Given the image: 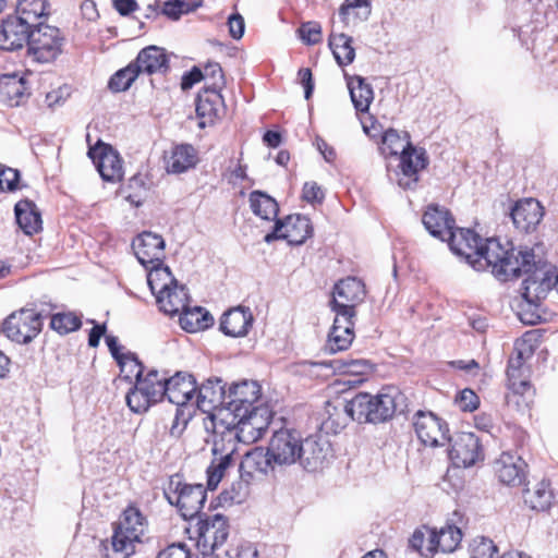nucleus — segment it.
<instances>
[{
	"instance_id": "nucleus-1",
	"label": "nucleus",
	"mask_w": 558,
	"mask_h": 558,
	"mask_svg": "<svg viewBox=\"0 0 558 558\" xmlns=\"http://www.w3.org/2000/svg\"><path fill=\"white\" fill-rule=\"evenodd\" d=\"M445 241L450 250L466 259L477 271L490 270L500 281L530 274L534 267V254L530 250H517L512 243L498 238L483 240L471 229L450 230Z\"/></svg>"
},
{
	"instance_id": "nucleus-2",
	"label": "nucleus",
	"mask_w": 558,
	"mask_h": 558,
	"mask_svg": "<svg viewBox=\"0 0 558 558\" xmlns=\"http://www.w3.org/2000/svg\"><path fill=\"white\" fill-rule=\"evenodd\" d=\"M404 396L396 387L381 389L377 395L360 392L344 405L345 413L359 423H383L402 411Z\"/></svg>"
},
{
	"instance_id": "nucleus-3",
	"label": "nucleus",
	"mask_w": 558,
	"mask_h": 558,
	"mask_svg": "<svg viewBox=\"0 0 558 558\" xmlns=\"http://www.w3.org/2000/svg\"><path fill=\"white\" fill-rule=\"evenodd\" d=\"M272 418V411L267 403H259L246 410V413H236L232 422L223 424V418L217 422L213 415L214 435H222L227 442L253 444L259 440L267 430Z\"/></svg>"
},
{
	"instance_id": "nucleus-4",
	"label": "nucleus",
	"mask_w": 558,
	"mask_h": 558,
	"mask_svg": "<svg viewBox=\"0 0 558 558\" xmlns=\"http://www.w3.org/2000/svg\"><path fill=\"white\" fill-rule=\"evenodd\" d=\"M146 529L147 522L141 511L135 507H128L113 530V550L126 555L134 554L135 544L142 542Z\"/></svg>"
},
{
	"instance_id": "nucleus-5",
	"label": "nucleus",
	"mask_w": 558,
	"mask_h": 558,
	"mask_svg": "<svg viewBox=\"0 0 558 558\" xmlns=\"http://www.w3.org/2000/svg\"><path fill=\"white\" fill-rule=\"evenodd\" d=\"M64 37L60 29L45 23H38L29 29L27 38L28 53L34 61L49 63L62 52Z\"/></svg>"
},
{
	"instance_id": "nucleus-6",
	"label": "nucleus",
	"mask_w": 558,
	"mask_h": 558,
	"mask_svg": "<svg viewBox=\"0 0 558 558\" xmlns=\"http://www.w3.org/2000/svg\"><path fill=\"white\" fill-rule=\"evenodd\" d=\"M43 316L34 308H21L11 313L2 324L8 339L20 344L32 342L43 329Z\"/></svg>"
},
{
	"instance_id": "nucleus-7",
	"label": "nucleus",
	"mask_w": 558,
	"mask_h": 558,
	"mask_svg": "<svg viewBox=\"0 0 558 558\" xmlns=\"http://www.w3.org/2000/svg\"><path fill=\"white\" fill-rule=\"evenodd\" d=\"M165 494L169 502L179 508L184 519L195 518L206 500V490L202 484H183L179 476L171 477Z\"/></svg>"
},
{
	"instance_id": "nucleus-8",
	"label": "nucleus",
	"mask_w": 558,
	"mask_h": 558,
	"mask_svg": "<svg viewBox=\"0 0 558 558\" xmlns=\"http://www.w3.org/2000/svg\"><path fill=\"white\" fill-rule=\"evenodd\" d=\"M412 421L415 434L423 445L434 448L451 440L447 422L435 413L420 410Z\"/></svg>"
},
{
	"instance_id": "nucleus-9",
	"label": "nucleus",
	"mask_w": 558,
	"mask_h": 558,
	"mask_svg": "<svg viewBox=\"0 0 558 558\" xmlns=\"http://www.w3.org/2000/svg\"><path fill=\"white\" fill-rule=\"evenodd\" d=\"M301 433L294 428L275 430L268 442L270 459L277 466H289L298 462Z\"/></svg>"
},
{
	"instance_id": "nucleus-10",
	"label": "nucleus",
	"mask_w": 558,
	"mask_h": 558,
	"mask_svg": "<svg viewBox=\"0 0 558 558\" xmlns=\"http://www.w3.org/2000/svg\"><path fill=\"white\" fill-rule=\"evenodd\" d=\"M428 165V157L424 148L409 145L408 149L400 154V162L397 171L398 185L404 190H413L420 180V172Z\"/></svg>"
},
{
	"instance_id": "nucleus-11",
	"label": "nucleus",
	"mask_w": 558,
	"mask_h": 558,
	"mask_svg": "<svg viewBox=\"0 0 558 558\" xmlns=\"http://www.w3.org/2000/svg\"><path fill=\"white\" fill-rule=\"evenodd\" d=\"M262 400V387L255 380H241L232 383L227 393V411L232 415L246 413V410L255 408Z\"/></svg>"
},
{
	"instance_id": "nucleus-12",
	"label": "nucleus",
	"mask_w": 558,
	"mask_h": 558,
	"mask_svg": "<svg viewBox=\"0 0 558 558\" xmlns=\"http://www.w3.org/2000/svg\"><path fill=\"white\" fill-rule=\"evenodd\" d=\"M449 457L456 466L469 468L483 460L484 453L480 438L468 432L459 433L451 439Z\"/></svg>"
},
{
	"instance_id": "nucleus-13",
	"label": "nucleus",
	"mask_w": 558,
	"mask_h": 558,
	"mask_svg": "<svg viewBox=\"0 0 558 558\" xmlns=\"http://www.w3.org/2000/svg\"><path fill=\"white\" fill-rule=\"evenodd\" d=\"M88 157L105 181L118 182L123 178L122 160L110 145L99 141L95 146L89 147Z\"/></svg>"
},
{
	"instance_id": "nucleus-14",
	"label": "nucleus",
	"mask_w": 558,
	"mask_h": 558,
	"mask_svg": "<svg viewBox=\"0 0 558 558\" xmlns=\"http://www.w3.org/2000/svg\"><path fill=\"white\" fill-rule=\"evenodd\" d=\"M300 454L298 462L307 471H317L323 468L330 453V444L322 434L301 436Z\"/></svg>"
},
{
	"instance_id": "nucleus-15",
	"label": "nucleus",
	"mask_w": 558,
	"mask_h": 558,
	"mask_svg": "<svg viewBox=\"0 0 558 558\" xmlns=\"http://www.w3.org/2000/svg\"><path fill=\"white\" fill-rule=\"evenodd\" d=\"M236 445L222 440V435H215L213 454L214 459L207 469V487L215 490L222 480L225 472L232 463V456Z\"/></svg>"
},
{
	"instance_id": "nucleus-16",
	"label": "nucleus",
	"mask_w": 558,
	"mask_h": 558,
	"mask_svg": "<svg viewBox=\"0 0 558 558\" xmlns=\"http://www.w3.org/2000/svg\"><path fill=\"white\" fill-rule=\"evenodd\" d=\"M197 391V408L204 413H209L211 418L215 415L214 411H218L219 414L227 411L228 389L222 379L209 378L201 385Z\"/></svg>"
},
{
	"instance_id": "nucleus-17",
	"label": "nucleus",
	"mask_w": 558,
	"mask_h": 558,
	"mask_svg": "<svg viewBox=\"0 0 558 558\" xmlns=\"http://www.w3.org/2000/svg\"><path fill=\"white\" fill-rule=\"evenodd\" d=\"M132 247L138 262L146 268L161 263L165 257V241L161 235L145 231L133 241Z\"/></svg>"
},
{
	"instance_id": "nucleus-18",
	"label": "nucleus",
	"mask_w": 558,
	"mask_h": 558,
	"mask_svg": "<svg viewBox=\"0 0 558 558\" xmlns=\"http://www.w3.org/2000/svg\"><path fill=\"white\" fill-rule=\"evenodd\" d=\"M366 291L364 283L354 277L340 280L333 289L331 308H350L363 302Z\"/></svg>"
},
{
	"instance_id": "nucleus-19",
	"label": "nucleus",
	"mask_w": 558,
	"mask_h": 558,
	"mask_svg": "<svg viewBox=\"0 0 558 558\" xmlns=\"http://www.w3.org/2000/svg\"><path fill=\"white\" fill-rule=\"evenodd\" d=\"M544 216L542 205L534 198L518 201L511 208L510 217L514 227L521 232L535 230Z\"/></svg>"
},
{
	"instance_id": "nucleus-20",
	"label": "nucleus",
	"mask_w": 558,
	"mask_h": 558,
	"mask_svg": "<svg viewBox=\"0 0 558 558\" xmlns=\"http://www.w3.org/2000/svg\"><path fill=\"white\" fill-rule=\"evenodd\" d=\"M229 535V525L222 514L206 517L198 522V542L210 549H216L223 545Z\"/></svg>"
},
{
	"instance_id": "nucleus-21",
	"label": "nucleus",
	"mask_w": 558,
	"mask_h": 558,
	"mask_svg": "<svg viewBox=\"0 0 558 558\" xmlns=\"http://www.w3.org/2000/svg\"><path fill=\"white\" fill-rule=\"evenodd\" d=\"M525 462L510 452H502L495 462V472L506 485H521L525 478Z\"/></svg>"
},
{
	"instance_id": "nucleus-22",
	"label": "nucleus",
	"mask_w": 558,
	"mask_h": 558,
	"mask_svg": "<svg viewBox=\"0 0 558 558\" xmlns=\"http://www.w3.org/2000/svg\"><path fill=\"white\" fill-rule=\"evenodd\" d=\"M29 29L16 16H9L0 24V49L8 51L21 49L27 43Z\"/></svg>"
},
{
	"instance_id": "nucleus-23",
	"label": "nucleus",
	"mask_w": 558,
	"mask_h": 558,
	"mask_svg": "<svg viewBox=\"0 0 558 558\" xmlns=\"http://www.w3.org/2000/svg\"><path fill=\"white\" fill-rule=\"evenodd\" d=\"M223 98L216 87L207 88L198 94L196 101V114L199 119L198 126L205 128L214 123L223 111Z\"/></svg>"
},
{
	"instance_id": "nucleus-24",
	"label": "nucleus",
	"mask_w": 558,
	"mask_h": 558,
	"mask_svg": "<svg viewBox=\"0 0 558 558\" xmlns=\"http://www.w3.org/2000/svg\"><path fill=\"white\" fill-rule=\"evenodd\" d=\"M196 380L190 374L178 372L167 379L166 398L175 405H185L196 391Z\"/></svg>"
},
{
	"instance_id": "nucleus-25",
	"label": "nucleus",
	"mask_w": 558,
	"mask_h": 558,
	"mask_svg": "<svg viewBox=\"0 0 558 558\" xmlns=\"http://www.w3.org/2000/svg\"><path fill=\"white\" fill-rule=\"evenodd\" d=\"M276 466L275 461L270 459L268 447L266 450L256 447L244 454L240 463V473L242 478H252L255 474L266 475Z\"/></svg>"
},
{
	"instance_id": "nucleus-26",
	"label": "nucleus",
	"mask_w": 558,
	"mask_h": 558,
	"mask_svg": "<svg viewBox=\"0 0 558 558\" xmlns=\"http://www.w3.org/2000/svg\"><path fill=\"white\" fill-rule=\"evenodd\" d=\"M557 275L545 270H536L524 281L523 298L526 305H535V302L544 299L546 294L555 287V277Z\"/></svg>"
},
{
	"instance_id": "nucleus-27",
	"label": "nucleus",
	"mask_w": 558,
	"mask_h": 558,
	"mask_svg": "<svg viewBox=\"0 0 558 558\" xmlns=\"http://www.w3.org/2000/svg\"><path fill=\"white\" fill-rule=\"evenodd\" d=\"M423 225L435 238L445 241L447 234L454 227V220L449 211L438 205H430L423 215Z\"/></svg>"
},
{
	"instance_id": "nucleus-28",
	"label": "nucleus",
	"mask_w": 558,
	"mask_h": 558,
	"mask_svg": "<svg viewBox=\"0 0 558 558\" xmlns=\"http://www.w3.org/2000/svg\"><path fill=\"white\" fill-rule=\"evenodd\" d=\"M168 57L166 51L157 46H148L142 49L133 62L140 73L155 74L168 70Z\"/></svg>"
},
{
	"instance_id": "nucleus-29",
	"label": "nucleus",
	"mask_w": 558,
	"mask_h": 558,
	"mask_svg": "<svg viewBox=\"0 0 558 558\" xmlns=\"http://www.w3.org/2000/svg\"><path fill=\"white\" fill-rule=\"evenodd\" d=\"M281 230L283 239L290 244L301 245L303 244L313 233V226L311 220L303 215H290L283 221H281Z\"/></svg>"
},
{
	"instance_id": "nucleus-30",
	"label": "nucleus",
	"mask_w": 558,
	"mask_h": 558,
	"mask_svg": "<svg viewBox=\"0 0 558 558\" xmlns=\"http://www.w3.org/2000/svg\"><path fill=\"white\" fill-rule=\"evenodd\" d=\"M28 96L25 77L7 74L0 78V97L9 106H20Z\"/></svg>"
},
{
	"instance_id": "nucleus-31",
	"label": "nucleus",
	"mask_w": 558,
	"mask_h": 558,
	"mask_svg": "<svg viewBox=\"0 0 558 558\" xmlns=\"http://www.w3.org/2000/svg\"><path fill=\"white\" fill-rule=\"evenodd\" d=\"M252 323V313L243 307H236L223 314L220 329L227 336L243 337L247 333Z\"/></svg>"
},
{
	"instance_id": "nucleus-32",
	"label": "nucleus",
	"mask_w": 558,
	"mask_h": 558,
	"mask_svg": "<svg viewBox=\"0 0 558 558\" xmlns=\"http://www.w3.org/2000/svg\"><path fill=\"white\" fill-rule=\"evenodd\" d=\"M156 302L165 314L177 315L182 308H185L189 302L186 288L175 281L174 284L156 295Z\"/></svg>"
},
{
	"instance_id": "nucleus-33",
	"label": "nucleus",
	"mask_w": 558,
	"mask_h": 558,
	"mask_svg": "<svg viewBox=\"0 0 558 558\" xmlns=\"http://www.w3.org/2000/svg\"><path fill=\"white\" fill-rule=\"evenodd\" d=\"M15 218L19 227L27 235L41 230V215L36 204L29 199H22L15 204Z\"/></svg>"
},
{
	"instance_id": "nucleus-34",
	"label": "nucleus",
	"mask_w": 558,
	"mask_h": 558,
	"mask_svg": "<svg viewBox=\"0 0 558 558\" xmlns=\"http://www.w3.org/2000/svg\"><path fill=\"white\" fill-rule=\"evenodd\" d=\"M197 157L193 146L181 144L173 147L169 157L166 159V169L169 173H183L195 167Z\"/></svg>"
},
{
	"instance_id": "nucleus-35",
	"label": "nucleus",
	"mask_w": 558,
	"mask_h": 558,
	"mask_svg": "<svg viewBox=\"0 0 558 558\" xmlns=\"http://www.w3.org/2000/svg\"><path fill=\"white\" fill-rule=\"evenodd\" d=\"M167 379L160 376L158 371L151 369L143 377L141 372L136 373V384L144 395L151 399L154 403L161 401L167 392Z\"/></svg>"
},
{
	"instance_id": "nucleus-36",
	"label": "nucleus",
	"mask_w": 558,
	"mask_h": 558,
	"mask_svg": "<svg viewBox=\"0 0 558 558\" xmlns=\"http://www.w3.org/2000/svg\"><path fill=\"white\" fill-rule=\"evenodd\" d=\"M180 314V325L187 332H196L210 327L214 323L213 316L208 311L201 306L182 308Z\"/></svg>"
},
{
	"instance_id": "nucleus-37",
	"label": "nucleus",
	"mask_w": 558,
	"mask_h": 558,
	"mask_svg": "<svg viewBox=\"0 0 558 558\" xmlns=\"http://www.w3.org/2000/svg\"><path fill=\"white\" fill-rule=\"evenodd\" d=\"M352 104L356 111L366 112L374 99V92L362 76H353L348 81Z\"/></svg>"
},
{
	"instance_id": "nucleus-38",
	"label": "nucleus",
	"mask_w": 558,
	"mask_h": 558,
	"mask_svg": "<svg viewBox=\"0 0 558 558\" xmlns=\"http://www.w3.org/2000/svg\"><path fill=\"white\" fill-rule=\"evenodd\" d=\"M47 14L46 0H21L15 16L27 27L33 28L41 23L40 19Z\"/></svg>"
},
{
	"instance_id": "nucleus-39",
	"label": "nucleus",
	"mask_w": 558,
	"mask_h": 558,
	"mask_svg": "<svg viewBox=\"0 0 558 558\" xmlns=\"http://www.w3.org/2000/svg\"><path fill=\"white\" fill-rule=\"evenodd\" d=\"M250 207L252 211L264 220H274L278 215V204L275 198L262 191H253L250 194Z\"/></svg>"
},
{
	"instance_id": "nucleus-40",
	"label": "nucleus",
	"mask_w": 558,
	"mask_h": 558,
	"mask_svg": "<svg viewBox=\"0 0 558 558\" xmlns=\"http://www.w3.org/2000/svg\"><path fill=\"white\" fill-rule=\"evenodd\" d=\"M148 267L147 283L155 296L175 283L177 280L172 276L170 268L163 266L162 262L149 265Z\"/></svg>"
},
{
	"instance_id": "nucleus-41",
	"label": "nucleus",
	"mask_w": 558,
	"mask_h": 558,
	"mask_svg": "<svg viewBox=\"0 0 558 558\" xmlns=\"http://www.w3.org/2000/svg\"><path fill=\"white\" fill-rule=\"evenodd\" d=\"M329 47L339 65H348L355 58V50L352 47V38L345 34H331Z\"/></svg>"
},
{
	"instance_id": "nucleus-42",
	"label": "nucleus",
	"mask_w": 558,
	"mask_h": 558,
	"mask_svg": "<svg viewBox=\"0 0 558 558\" xmlns=\"http://www.w3.org/2000/svg\"><path fill=\"white\" fill-rule=\"evenodd\" d=\"M436 529L422 526L416 529L409 543L412 549L418 551L425 558H432L435 555Z\"/></svg>"
},
{
	"instance_id": "nucleus-43",
	"label": "nucleus",
	"mask_w": 558,
	"mask_h": 558,
	"mask_svg": "<svg viewBox=\"0 0 558 558\" xmlns=\"http://www.w3.org/2000/svg\"><path fill=\"white\" fill-rule=\"evenodd\" d=\"M371 2L365 0H345L339 10V16L343 24L349 25L351 22L366 21L371 15Z\"/></svg>"
},
{
	"instance_id": "nucleus-44",
	"label": "nucleus",
	"mask_w": 558,
	"mask_h": 558,
	"mask_svg": "<svg viewBox=\"0 0 558 558\" xmlns=\"http://www.w3.org/2000/svg\"><path fill=\"white\" fill-rule=\"evenodd\" d=\"M462 539V532L454 525H446L440 530H436L435 554L440 550L442 553H452L457 549Z\"/></svg>"
},
{
	"instance_id": "nucleus-45",
	"label": "nucleus",
	"mask_w": 558,
	"mask_h": 558,
	"mask_svg": "<svg viewBox=\"0 0 558 558\" xmlns=\"http://www.w3.org/2000/svg\"><path fill=\"white\" fill-rule=\"evenodd\" d=\"M381 143L383 153L387 151L390 155H400L403 150L408 149L409 145H412L408 132H399L395 129H388L383 134Z\"/></svg>"
},
{
	"instance_id": "nucleus-46",
	"label": "nucleus",
	"mask_w": 558,
	"mask_h": 558,
	"mask_svg": "<svg viewBox=\"0 0 558 558\" xmlns=\"http://www.w3.org/2000/svg\"><path fill=\"white\" fill-rule=\"evenodd\" d=\"M339 328L340 329L331 328L328 333L326 350H328L330 353L347 350L354 339L353 329H348L347 326Z\"/></svg>"
},
{
	"instance_id": "nucleus-47",
	"label": "nucleus",
	"mask_w": 558,
	"mask_h": 558,
	"mask_svg": "<svg viewBox=\"0 0 558 558\" xmlns=\"http://www.w3.org/2000/svg\"><path fill=\"white\" fill-rule=\"evenodd\" d=\"M140 74L141 73H140L138 69L132 62L124 69H121L118 72H116L111 76L108 86L112 92H116V93L124 92L130 88L132 83L135 81V78Z\"/></svg>"
},
{
	"instance_id": "nucleus-48",
	"label": "nucleus",
	"mask_w": 558,
	"mask_h": 558,
	"mask_svg": "<svg viewBox=\"0 0 558 558\" xmlns=\"http://www.w3.org/2000/svg\"><path fill=\"white\" fill-rule=\"evenodd\" d=\"M531 507L536 510H546L551 505L553 495L549 490V483L542 481L536 484L532 492L527 490L526 497Z\"/></svg>"
},
{
	"instance_id": "nucleus-49",
	"label": "nucleus",
	"mask_w": 558,
	"mask_h": 558,
	"mask_svg": "<svg viewBox=\"0 0 558 558\" xmlns=\"http://www.w3.org/2000/svg\"><path fill=\"white\" fill-rule=\"evenodd\" d=\"M106 343L111 355L118 362L121 372H126L128 365L136 366V355L132 352H121L118 338L111 335L106 336Z\"/></svg>"
},
{
	"instance_id": "nucleus-50",
	"label": "nucleus",
	"mask_w": 558,
	"mask_h": 558,
	"mask_svg": "<svg viewBox=\"0 0 558 558\" xmlns=\"http://www.w3.org/2000/svg\"><path fill=\"white\" fill-rule=\"evenodd\" d=\"M81 319L72 313H58L51 317L50 326L61 335L80 329Z\"/></svg>"
},
{
	"instance_id": "nucleus-51",
	"label": "nucleus",
	"mask_w": 558,
	"mask_h": 558,
	"mask_svg": "<svg viewBox=\"0 0 558 558\" xmlns=\"http://www.w3.org/2000/svg\"><path fill=\"white\" fill-rule=\"evenodd\" d=\"M125 400L130 410L137 414L145 413L150 408V405L155 404L151 399L144 395V391L140 390V387L136 383L135 386L128 392Z\"/></svg>"
},
{
	"instance_id": "nucleus-52",
	"label": "nucleus",
	"mask_w": 558,
	"mask_h": 558,
	"mask_svg": "<svg viewBox=\"0 0 558 558\" xmlns=\"http://www.w3.org/2000/svg\"><path fill=\"white\" fill-rule=\"evenodd\" d=\"M201 5L198 2H187L186 0H169L163 3L162 13L171 20H179L184 13L192 12Z\"/></svg>"
},
{
	"instance_id": "nucleus-53",
	"label": "nucleus",
	"mask_w": 558,
	"mask_h": 558,
	"mask_svg": "<svg viewBox=\"0 0 558 558\" xmlns=\"http://www.w3.org/2000/svg\"><path fill=\"white\" fill-rule=\"evenodd\" d=\"M498 548L492 539L480 537L473 541L470 558H497Z\"/></svg>"
},
{
	"instance_id": "nucleus-54",
	"label": "nucleus",
	"mask_w": 558,
	"mask_h": 558,
	"mask_svg": "<svg viewBox=\"0 0 558 558\" xmlns=\"http://www.w3.org/2000/svg\"><path fill=\"white\" fill-rule=\"evenodd\" d=\"M248 480L247 477H241V481L233 483L230 489L221 494V499L231 504L243 502L248 494Z\"/></svg>"
},
{
	"instance_id": "nucleus-55",
	"label": "nucleus",
	"mask_w": 558,
	"mask_h": 558,
	"mask_svg": "<svg viewBox=\"0 0 558 558\" xmlns=\"http://www.w3.org/2000/svg\"><path fill=\"white\" fill-rule=\"evenodd\" d=\"M456 404L464 412H472L480 405V398L471 389H463L454 398Z\"/></svg>"
},
{
	"instance_id": "nucleus-56",
	"label": "nucleus",
	"mask_w": 558,
	"mask_h": 558,
	"mask_svg": "<svg viewBox=\"0 0 558 558\" xmlns=\"http://www.w3.org/2000/svg\"><path fill=\"white\" fill-rule=\"evenodd\" d=\"M299 34L307 45H315L322 40V27L316 22L303 23L299 28Z\"/></svg>"
},
{
	"instance_id": "nucleus-57",
	"label": "nucleus",
	"mask_w": 558,
	"mask_h": 558,
	"mask_svg": "<svg viewBox=\"0 0 558 558\" xmlns=\"http://www.w3.org/2000/svg\"><path fill=\"white\" fill-rule=\"evenodd\" d=\"M20 173L12 168H2L0 166V190L14 191L17 187Z\"/></svg>"
},
{
	"instance_id": "nucleus-58",
	"label": "nucleus",
	"mask_w": 558,
	"mask_h": 558,
	"mask_svg": "<svg viewBox=\"0 0 558 558\" xmlns=\"http://www.w3.org/2000/svg\"><path fill=\"white\" fill-rule=\"evenodd\" d=\"M336 313L333 325L331 328L340 329L339 327H348V329H354L353 318L355 317V310L350 308H332Z\"/></svg>"
},
{
	"instance_id": "nucleus-59",
	"label": "nucleus",
	"mask_w": 558,
	"mask_h": 558,
	"mask_svg": "<svg viewBox=\"0 0 558 558\" xmlns=\"http://www.w3.org/2000/svg\"><path fill=\"white\" fill-rule=\"evenodd\" d=\"M342 365L347 368V372L356 375L367 374L373 368L372 363L364 359H348L343 361Z\"/></svg>"
},
{
	"instance_id": "nucleus-60",
	"label": "nucleus",
	"mask_w": 558,
	"mask_h": 558,
	"mask_svg": "<svg viewBox=\"0 0 558 558\" xmlns=\"http://www.w3.org/2000/svg\"><path fill=\"white\" fill-rule=\"evenodd\" d=\"M157 558H191V553L185 544H172L161 550Z\"/></svg>"
},
{
	"instance_id": "nucleus-61",
	"label": "nucleus",
	"mask_w": 558,
	"mask_h": 558,
	"mask_svg": "<svg viewBox=\"0 0 558 558\" xmlns=\"http://www.w3.org/2000/svg\"><path fill=\"white\" fill-rule=\"evenodd\" d=\"M228 27L232 38H242L245 31V22L243 16L239 13L231 14L228 19Z\"/></svg>"
},
{
	"instance_id": "nucleus-62",
	"label": "nucleus",
	"mask_w": 558,
	"mask_h": 558,
	"mask_svg": "<svg viewBox=\"0 0 558 558\" xmlns=\"http://www.w3.org/2000/svg\"><path fill=\"white\" fill-rule=\"evenodd\" d=\"M70 89L68 86L59 87L58 89H53L46 95V104L49 108H53L56 106H60L64 102V100L69 97Z\"/></svg>"
},
{
	"instance_id": "nucleus-63",
	"label": "nucleus",
	"mask_w": 558,
	"mask_h": 558,
	"mask_svg": "<svg viewBox=\"0 0 558 558\" xmlns=\"http://www.w3.org/2000/svg\"><path fill=\"white\" fill-rule=\"evenodd\" d=\"M324 192L316 182H306L303 186V198L306 202H322L324 198Z\"/></svg>"
},
{
	"instance_id": "nucleus-64",
	"label": "nucleus",
	"mask_w": 558,
	"mask_h": 558,
	"mask_svg": "<svg viewBox=\"0 0 558 558\" xmlns=\"http://www.w3.org/2000/svg\"><path fill=\"white\" fill-rule=\"evenodd\" d=\"M536 304L535 305H531L527 307L529 308H522L519 313H518V316H519V319L524 324V325H536L537 323L541 322L542 319V316L541 314L537 312L536 310Z\"/></svg>"
}]
</instances>
